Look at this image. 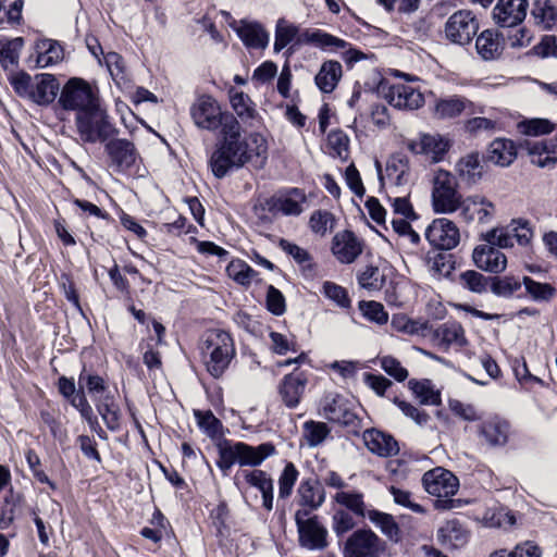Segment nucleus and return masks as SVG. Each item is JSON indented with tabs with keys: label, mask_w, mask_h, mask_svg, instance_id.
Returning a JSON list of instances; mask_svg holds the SVG:
<instances>
[{
	"label": "nucleus",
	"mask_w": 557,
	"mask_h": 557,
	"mask_svg": "<svg viewBox=\"0 0 557 557\" xmlns=\"http://www.w3.org/2000/svg\"><path fill=\"white\" fill-rule=\"evenodd\" d=\"M79 386L85 387L88 394L97 403V398L107 395L108 387L104 380L99 375L82 373L78 380Z\"/></svg>",
	"instance_id": "obj_54"
},
{
	"label": "nucleus",
	"mask_w": 557,
	"mask_h": 557,
	"mask_svg": "<svg viewBox=\"0 0 557 557\" xmlns=\"http://www.w3.org/2000/svg\"><path fill=\"white\" fill-rule=\"evenodd\" d=\"M222 140L209 160L216 178H223L232 170L242 168L252 157L248 144L242 139L240 125L235 117H228L225 128H222Z\"/></svg>",
	"instance_id": "obj_2"
},
{
	"label": "nucleus",
	"mask_w": 557,
	"mask_h": 557,
	"mask_svg": "<svg viewBox=\"0 0 557 557\" xmlns=\"http://www.w3.org/2000/svg\"><path fill=\"white\" fill-rule=\"evenodd\" d=\"M222 140L209 160L216 178H223L232 170L242 168L252 157L248 144L242 139L240 125L235 117H228L225 128H222Z\"/></svg>",
	"instance_id": "obj_3"
},
{
	"label": "nucleus",
	"mask_w": 557,
	"mask_h": 557,
	"mask_svg": "<svg viewBox=\"0 0 557 557\" xmlns=\"http://www.w3.org/2000/svg\"><path fill=\"white\" fill-rule=\"evenodd\" d=\"M230 101L237 116L245 123H251L257 119L255 103L248 95L243 91L232 89L230 91Z\"/></svg>",
	"instance_id": "obj_40"
},
{
	"label": "nucleus",
	"mask_w": 557,
	"mask_h": 557,
	"mask_svg": "<svg viewBox=\"0 0 557 557\" xmlns=\"http://www.w3.org/2000/svg\"><path fill=\"white\" fill-rule=\"evenodd\" d=\"M236 33L248 48L264 49L268 46L269 35L260 24L242 22Z\"/></svg>",
	"instance_id": "obj_35"
},
{
	"label": "nucleus",
	"mask_w": 557,
	"mask_h": 557,
	"mask_svg": "<svg viewBox=\"0 0 557 557\" xmlns=\"http://www.w3.org/2000/svg\"><path fill=\"white\" fill-rule=\"evenodd\" d=\"M386 101L396 109L417 110L424 103L423 95L412 86L395 84L384 94Z\"/></svg>",
	"instance_id": "obj_23"
},
{
	"label": "nucleus",
	"mask_w": 557,
	"mask_h": 557,
	"mask_svg": "<svg viewBox=\"0 0 557 557\" xmlns=\"http://www.w3.org/2000/svg\"><path fill=\"white\" fill-rule=\"evenodd\" d=\"M323 416L331 422L359 428V419L354 411V404L339 394H327L322 403Z\"/></svg>",
	"instance_id": "obj_15"
},
{
	"label": "nucleus",
	"mask_w": 557,
	"mask_h": 557,
	"mask_svg": "<svg viewBox=\"0 0 557 557\" xmlns=\"http://www.w3.org/2000/svg\"><path fill=\"white\" fill-rule=\"evenodd\" d=\"M362 246L356 235L350 231H344L334 236L332 252L342 263H351L361 253Z\"/></svg>",
	"instance_id": "obj_27"
},
{
	"label": "nucleus",
	"mask_w": 557,
	"mask_h": 557,
	"mask_svg": "<svg viewBox=\"0 0 557 557\" xmlns=\"http://www.w3.org/2000/svg\"><path fill=\"white\" fill-rule=\"evenodd\" d=\"M222 140L209 160L216 178H223L232 170L242 168L252 157L248 144L242 139L240 125L235 117H228L225 128H222Z\"/></svg>",
	"instance_id": "obj_4"
},
{
	"label": "nucleus",
	"mask_w": 557,
	"mask_h": 557,
	"mask_svg": "<svg viewBox=\"0 0 557 557\" xmlns=\"http://www.w3.org/2000/svg\"><path fill=\"white\" fill-rule=\"evenodd\" d=\"M247 483L262 494V504L267 510L273 508V480L262 470L244 471Z\"/></svg>",
	"instance_id": "obj_31"
},
{
	"label": "nucleus",
	"mask_w": 557,
	"mask_h": 557,
	"mask_svg": "<svg viewBox=\"0 0 557 557\" xmlns=\"http://www.w3.org/2000/svg\"><path fill=\"white\" fill-rule=\"evenodd\" d=\"M425 238L436 249L450 250L459 244L460 232L455 222L441 218L428 226Z\"/></svg>",
	"instance_id": "obj_19"
},
{
	"label": "nucleus",
	"mask_w": 557,
	"mask_h": 557,
	"mask_svg": "<svg viewBox=\"0 0 557 557\" xmlns=\"http://www.w3.org/2000/svg\"><path fill=\"white\" fill-rule=\"evenodd\" d=\"M367 517L371 522L381 529V531L392 541L398 542L400 539V530L394 517L375 509L369 510Z\"/></svg>",
	"instance_id": "obj_43"
},
{
	"label": "nucleus",
	"mask_w": 557,
	"mask_h": 557,
	"mask_svg": "<svg viewBox=\"0 0 557 557\" xmlns=\"http://www.w3.org/2000/svg\"><path fill=\"white\" fill-rule=\"evenodd\" d=\"M226 273L230 278L243 286H249L257 275V272L248 263L239 259L228 263Z\"/></svg>",
	"instance_id": "obj_45"
},
{
	"label": "nucleus",
	"mask_w": 557,
	"mask_h": 557,
	"mask_svg": "<svg viewBox=\"0 0 557 557\" xmlns=\"http://www.w3.org/2000/svg\"><path fill=\"white\" fill-rule=\"evenodd\" d=\"M462 196L456 177L448 171H436L433 178L432 206L437 213H453L459 209Z\"/></svg>",
	"instance_id": "obj_10"
},
{
	"label": "nucleus",
	"mask_w": 557,
	"mask_h": 557,
	"mask_svg": "<svg viewBox=\"0 0 557 557\" xmlns=\"http://www.w3.org/2000/svg\"><path fill=\"white\" fill-rule=\"evenodd\" d=\"M532 16L543 29H550L557 23V9L549 0H537L532 9Z\"/></svg>",
	"instance_id": "obj_42"
},
{
	"label": "nucleus",
	"mask_w": 557,
	"mask_h": 557,
	"mask_svg": "<svg viewBox=\"0 0 557 557\" xmlns=\"http://www.w3.org/2000/svg\"><path fill=\"white\" fill-rule=\"evenodd\" d=\"M23 46L22 38H15L0 48V64L8 70L17 64L20 50Z\"/></svg>",
	"instance_id": "obj_57"
},
{
	"label": "nucleus",
	"mask_w": 557,
	"mask_h": 557,
	"mask_svg": "<svg viewBox=\"0 0 557 557\" xmlns=\"http://www.w3.org/2000/svg\"><path fill=\"white\" fill-rule=\"evenodd\" d=\"M200 352L207 371L218 379L223 375L234 358L235 347L227 332L209 330L202 336Z\"/></svg>",
	"instance_id": "obj_6"
},
{
	"label": "nucleus",
	"mask_w": 557,
	"mask_h": 557,
	"mask_svg": "<svg viewBox=\"0 0 557 557\" xmlns=\"http://www.w3.org/2000/svg\"><path fill=\"white\" fill-rule=\"evenodd\" d=\"M517 158V148L512 140L497 138L488 148V160L496 165L508 166Z\"/></svg>",
	"instance_id": "obj_32"
},
{
	"label": "nucleus",
	"mask_w": 557,
	"mask_h": 557,
	"mask_svg": "<svg viewBox=\"0 0 557 557\" xmlns=\"http://www.w3.org/2000/svg\"><path fill=\"white\" fill-rule=\"evenodd\" d=\"M434 338L440 345L445 347L450 345L462 347L467 345L465 330L458 322H446L440 325L434 332Z\"/></svg>",
	"instance_id": "obj_37"
},
{
	"label": "nucleus",
	"mask_w": 557,
	"mask_h": 557,
	"mask_svg": "<svg viewBox=\"0 0 557 557\" xmlns=\"http://www.w3.org/2000/svg\"><path fill=\"white\" fill-rule=\"evenodd\" d=\"M525 145L533 164L546 168L557 162V144L548 146L545 141H525Z\"/></svg>",
	"instance_id": "obj_33"
},
{
	"label": "nucleus",
	"mask_w": 557,
	"mask_h": 557,
	"mask_svg": "<svg viewBox=\"0 0 557 557\" xmlns=\"http://www.w3.org/2000/svg\"><path fill=\"white\" fill-rule=\"evenodd\" d=\"M386 177L396 186H401L409 181V162L404 154L392 156L386 163Z\"/></svg>",
	"instance_id": "obj_39"
},
{
	"label": "nucleus",
	"mask_w": 557,
	"mask_h": 557,
	"mask_svg": "<svg viewBox=\"0 0 557 557\" xmlns=\"http://www.w3.org/2000/svg\"><path fill=\"white\" fill-rule=\"evenodd\" d=\"M334 498L337 504L346 507L359 517H366L368 513V511H366V504L363 502L362 493L338 492Z\"/></svg>",
	"instance_id": "obj_50"
},
{
	"label": "nucleus",
	"mask_w": 557,
	"mask_h": 557,
	"mask_svg": "<svg viewBox=\"0 0 557 557\" xmlns=\"http://www.w3.org/2000/svg\"><path fill=\"white\" fill-rule=\"evenodd\" d=\"M308 375L305 372H294L283 377L278 385L282 401L288 408H296L305 394Z\"/></svg>",
	"instance_id": "obj_25"
},
{
	"label": "nucleus",
	"mask_w": 557,
	"mask_h": 557,
	"mask_svg": "<svg viewBox=\"0 0 557 557\" xmlns=\"http://www.w3.org/2000/svg\"><path fill=\"white\" fill-rule=\"evenodd\" d=\"M521 288V282L515 276L494 277L492 283V292L499 297H511Z\"/></svg>",
	"instance_id": "obj_56"
},
{
	"label": "nucleus",
	"mask_w": 557,
	"mask_h": 557,
	"mask_svg": "<svg viewBox=\"0 0 557 557\" xmlns=\"http://www.w3.org/2000/svg\"><path fill=\"white\" fill-rule=\"evenodd\" d=\"M440 533L444 541H448L454 546L465 544L468 539L467 533L455 521L447 522L446 525L440 530Z\"/></svg>",
	"instance_id": "obj_63"
},
{
	"label": "nucleus",
	"mask_w": 557,
	"mask_h": 557,
	"mask_svg": "<svg viewBox=\"0 0 557 557\" xmlns=\"http://www.w3.org/2000/svg\"><path fill=\"white\" fill-rule=\"evenodd\" d=\"M518 129L527 136H542L552 133L555 129V124L547 119H529L520 122Z\"/></svg>",
	"instance_id": "obj_51"
},
{
	"label": "nucleus",
	"mask_w": 557,
	"mask_h": 557,
	"mask_svg": "<svg viewBox=\"0 0 557 557\" xmlns=\"http://www.w3.org/2000/svg\"><path fill=\"white\" fill-rule=\"evenodd\" d=\"M460 283L473 293L481 294L486 290V278L476 271H466L460 275Z\"/></svg>",
	"instance_id": "obj_64"
},
{
	"label": "nucleus",
	"mask_w": 557,
	"mask_h": 557,
	"mask_svg": "<svg viewBox=\"0 0 557 557\" xmlns=\"http://www.w3.org/2000/svg\"><path fill=\"white\" fill-rule=\"evenodd\" d=\"M75 126L81 140L88 144L106 143L117 134L100 103L87 112L76 114Z\"/></svg>",
	"instance_id": "obj_7"
},
{
	"label": "nucleus",
	"mask_w": 557,
	"mask_h": 557,
	"mask_svg": "<svg viewBox=\"0 0 557 557\" xmlns=\"http://www.w3.org/2000/svg\"><path fill=\"white\" fill-rule=\"evenodd\" d=\"M422 484L424 490L438 499L435 502L437 509H450L453 500L450 499L458 492L459 480L450 471L437 467L422 476Z\"/></svg>",
	"instance_id": "obj_9"
},
{
	"label": "nucleus",
	"mask_w": 557,
	"mask_h": 557,
	"mask_svg": "<svg viewBox=\"0 0 557 557\" xmlns=\"http://www.w3.org/2000/svg\"><path fill=\"white\" fill-rule=\"evenodd\" d=\"M218 450L219 459L216 465L225 475L235 463H238L240 467H257L267 458L276 454L275 446L269 442L251 446L244 442L232 443L225 441L219 444Z\"/></svg>",
	"instance_id": "obj_5"
},
{
	"label": "nucleus",
	"mask_w": 557,
	"mask_h": 557,
	"mask_svg": "<svg viewBox=\"0 0 557 557\" xmlns=\"http://www.w3.org/2000/svg\"><path fill=\"white\" fill-rule=\"evenodd\" d=\"M99 103L97 92L83 78L72 77L60 89L58 104L65 111H74L79 114Z\"/></svg>",
	"instance_id": "obj_8"
},
{
	"label": "nucleus",
	"mask_w": 557,
	"mask_h": 557,
	"mask_svg": "<svg viewBox=\"0 0 557 557\" xmlns=\"http://www.w3.org/2000/svg\"><path fill=\"white\" fill-rule=\"evenodd\" d=\"M466 99L451 96L440 99L435 103V114L441 119H453L458 116L466 109Z\"/></svg>",
	"instance_id": "obj_44"
},
{
	"label": "nucleus",
	"mask_w": 557,
	"mask_h": 557,
	"mask_svg": "<svg viewBox=\"0 0 557 557\" xmlns=\"http://www.w3.org/2000/svg\"><path fill=\"white\" fill-rule=\"evenodd\" d=\"M460 216L468 223L478 221L479 223H488L494 213V203L482 195H471L461 200Z\"/></svg>",
	"instance_id": "obj_22"
},
{
	"label": "nucleus",
	"mask_w": 557,
	"mask_h": 557,
	"mask_svg": "<svg viewBox=\"0 0 557 557\" xmlns=\"http://www.w3.org/2000/svg\"><path fill=\"white\" fill-rule=\"evenodd\" d=\"M479 30V21L470 10H459L451 14L445 23V38L451 44L468 45Z\"/></svg>",
	"instance_id": "obj_12"
},
{
	"label": "nucleus",
	"mask_w": 557,
	"mask_h": 557,
	"mask_svg": "<svg viewBox=\"0 0 557 557\" xmlns=\"http://www.w3.org/2000/svg\"><path fill=\"white\" fill-rule=\"evenodd\" d=\"M455 169L459 177L468 184L478 183L483 175V165L480 161L479 154L475 152H471L460 158L456 163Z\"/></svg>",
	"instance_id": "obj_34"
},
{
	"label": "nucleus",
	"mask_w": 557,
	"mask_h": 557,
	"mask_svg": "<svg viewBox=\"0 0 557 557\" xmlns=\"http://www.w3.org/2000/svg\"><path fill=\"white\" fill-rule=\"evenodd\" d=\"M416 153L430 156L435 162L443 159L449 148V141L438 134H422L418 140L410 144Z\"/></svg>",
	"instance_id": "obj_28"
},
{
	"label": "nucleus",
	"mask_w": 557,
	"mask_h": 557,
	"mask_svg": "<svg viewBox=\"0 0 557 557\" xmlns=\"http://www.w3.org/2000/svg\"><path fill=\"white\" fill-rule=\"evenodd\" d=\"M381 368L398 382H403L408 377V371L400 361L393 356H383L380 358Z\"/></svg>",
	"instance_id": "obj_62"
},
{
	"label": "nucleus",
	"mask_w": 557,
	"mask_h": 557,
	"mask_svg": "<svg viewBox=\"0 0 557 557\" xmlns=\"http://www.w3.org/2000/svg\"><path fill=\"white\" fill-rule=\"evenodd\" d=\"M484 240L495 248H510L513 246V235L510 225L506 227H494L483 236Z\"/></svg>",
	"instance_id": "obj_53"
},
{
	"label": "nucleus",
	"mask_w": 557,
	"mask_h": 557,
	"mask_svg": "<svg viewBox=\"0 0 557 557\" xmlns=\"http://www.w3.org/2000/svg\"><path fill=\"white\" fill-rule=\"evenodd\" d=\"M297 34L298 27L296 25L280 18L276 23L274 50L281 51L295 39Z\"/></svg>",
	"instance_id": "obj_52"
},
{
	"label": "nucleus",
	"mask_w": 557,
	"mask_h": 557,
	"mask_svg": "<svg viewBox=\"0 0 557 557\" xmlns=\"http://www.w3.org/2000/svg\"><path fill=\"white\" fill-rule=\"evenodd\" d=\"M298 494L300 497V504L302 506H308L311 509H317L324 502L323 492L321 490H315L308 482L300 484Z\"/></svg>",
	"instance_id": "obj_61"
},
{
	"label": "nucleus",
	"mask_w": 557,
	"mask_h": 557,
	"mask_svg": "<svg viewBox=\"0 0 557 557\" xmlns=\"http://www.w3.org/2000/svg\"><path fill=\"white\" fill-rule=\"evenodd\" d=\"M304 433L307 444L315 447L326 438L330 430L324 422L307 421L304 424Z\"/></svg>",
	"instance_id": "obj_55"
},
{
	"label": "nucleus",
	"mask_w": 557,
	"mask_h": 557,
	"mask_svg": "<svg viewBox=\"0 0 557 557\" xmlns=\"http://www.w3.org/2000/svg\"><path fill=\"white\" fill-rule=\"evenodd\" d=\"M298 471L294 463L288 462L278 479V497L287 498L293 492V487L297 481Z\"/></svg>",
	"instance_id": "obj_58"
},
{
	"label": "nucleus",
	"mask_w": 557,
	"mask_h": 557,
	"mask_svg": "<svg viewBox=\"0 0 557 557\" xmlns=\"http://www.w3.org/2000/svg\"><path fill=\"white\" fill-rule=\"evenodd\" d=\"M522 283L528 295L534 301H549L556 294V288L548 283H540L529 276H524Z\"/></svg>",
	"instance_id": "obj_47"
},
{
	"label": "nucleus",
	"mask_w": 557,
	"mask_h": 557,
	"mask_svg": "<svg viewBox=\"0 0 557 557\" xmlns=\"http://www.w3.org/2000/svg\"><path fill=\"white\" fill-rule=\"evenodd\" d=\"M509 432L508 421L499 416L490 417L476 425L480 442L491 448L505 446L508 442Z\"/></svg>",
	"instance_id": "obj_20"
},
{
	"label": "nucleus",
	"mask_w": 557,
	"mask_h": 557,
	"mask_svg": "<svg viewBox=\"0 0 557 557\" xmlns=\"http://www.w3.org/2000/svg\"><path fill=\"white\" fill-rule=\"evenodd\" d=\"M96 408L110 431L116 432L121 429L122 413L113 395L107 394L97 398Z\"/></svg>",
	"instance_id": "obj_30"
},
{
	"label": "nucleus",
	"mask_w": 557,
	"mask_h": 557,
	"mask_svg": "<svg viewBox=\"0 0 557 557\" xmlns=\"http://www.w3.org/2000/svg\"><path fill=\"white\" fill-rule=\"evenodd\" d=\"M322 293L327 299L332 300L341 308L346 309L351 305L347 290L333 282H324Z\"/></svg>",
	"instance_id": "obj_59"
},
{
	"label": "nucleus",
	"mask_w": 557,
	"mask_h": 557,
	"mask_svg": "<svg viewBox=\"0 0 557 557\" xmlns=\"http://www.w3.org/2000/svg\"><path fill=\"white\" fill-rule=\"evenodd\" d=\"M384 546L371 530H357L347 540L345 557H379Z\"/></svg>",
	"instance_id": "obj_17"
},
{
	"label": "nucleus",
	"mask_w": 557,
	"mask_h": 557,
	"mask_svg": "<svg viewBox=\"0 0 557 557\" xmlns=\"http://www.w3.org/2000/svg\"><path fill=\"white\" fill-rule=\"evenodd\" d=\"M269 212L286 216L301 214L308 206L306 193L297 187L286 188L270 197L267 202Z\"/></svg>",
	"instance_id": "obj_14"
},
{
	"label": "nucleus",
	"mask_w": 557,
	"mask_h": 557,
	"mask_svg": "<svg viewBox=\"0 0 557 557\" xmlns=\"http://www.w3.org/2000/svg\"><path fill=\"white\" fill-rule=\"evenodd\" d=\"M222 140L209 160L216 178H223L232 170L242 168L252 157L248 144L242 139L240 125L235 117H228L225 128H222Z\"/></svg>",
	"instance_id": "obj_1"
},
{
	"label": "nucleus",
	"mask_w": 557,
	"mask_h": 557,
	"mask_svg": "<svg viewBox=\"0 0 557 557\" xmlns=\"http://www.w3.org/2000/svg\"><path fill=\"white\" fill-rule=\"evenodd\" d=\"M37 66L48 67L59 63L63 59L62 47L53 40L46 39L37 45Z\"/></svg>",
	"instance_id": "obj_41"
},
{
	"label": "nucleus",
	"mask_w": 557,
	"mask_h": 557,
	"mask_svg": "<svg viewBox=\"0 0 557 557\" xmlns=\"http://www.w3.org/2000/svg\"><path fill=\"white\" fill-rule=\"evenodd\" d=\"M106 151L109 156L110 166L119 173L129 172L140 161L135 145L124 138L109 140L106 144Z\"/></svg>",
	"instance_id": "obj_16"
},
{
	"label": "nucleus",
	"mask_w": 557,
	"mask_h": 557,
	"mask_svg": "<svg viewBox=\"0 0 557 557\" xmlns=\"http://www.w3.org/2000/svg\"><path fill=\"white\" fill-rule=\"evenodd\" d=\"M475 265L490 273L499 274L506 270L507 257L490 244L478 246L472 253Z\"/></svg>",
	"instance_id": "obj_24"
},
{
	"label": "nucleus",
	"mask_w": 557,
	"mask_h": 557,
	"mask_svg": "<svg viewBox=\"0 0 557 557\" xmlns=\"http://www.w3.org/2000/svg\"><path fill=\"white\" fill-rule=\"evenodd\" d=\"M362 438L366 447L379 457H393L399 453V445L395 437L377 429L366 430Z\"/></svg>",
	"instance_id": "obj_26"
},
{
	"label": "nucleus",
	"mask_w": 557,
	"mask_h": 557,
	"mask_svg": "<svg viewBox=\"0 0 557 557\" xmlns=\"http://www.w3.org/2000/svg\"><path fill=\"white\" fill-rule=\"evenodd\" d=\"M475 49L482 59L493 60L500 54L502 37L492 29H485L476 37Z\"/></svg>",
	"instance_id": "obj_36"
},
{
	"label": "nucleus",
	"mask_w": 557,
	"mask_h": 557,
	"mask_svg": "<svg viewBox=\"0 0 557 557\" xmlns=\"http://www.w3.org/2000/svg\"><path fill=\"white\" fill-rule=\"evenodd\" d=\"M528 0H498L493 9V20L500 27H515L523 22Z\"/></svg>",
	"instance_id": "obj_21"
},
{
	"label": "nucleus",
	"mask_w": 557,
	"mask_h": 557,
	"mask_svg": "<svg viewBox=\"0 0 557 557\" xmlns=\"http://www.w3.org/2000/svg\"><path fill=\"white\" fill-rule=\"evenodd\" d=\"M190 116L198 128L214 132L225 128L230 113H224L219 102L210 95L199 96L190 107Z\"/></svg>",
	"instance_id": "obj_11"
},
{
	"label": "nucleus",
	"mask_w": 557,
	"mask_h": 557,
	"mask_svg": "<svg viewBox=\"0 0 557 557\" xmlns=\"http://www.w3.org/2000/svg\"><path fill=\"white\" fill-rule=\"evenodd\" d=\"M409 387L424 405H438L441 403L440 393L434 391L429 380H410Z\"/></svg>",
	"instance_id": "obj_49"
},
{
	"label": "nucleus",
	"mask_w": 557,
	"mask_h": 557,
	"mask_svg": "<svg viewBox=\"0 0 557 557\" xmlns=\"http://www.w3.org/2000/svg\"><path fill=\"white\" fill-rule=\"evenodd\" d=\"M295 521L299 533V543L308 549H323L327 545L326 529L319 522L318 517H309L307 509L297 510Z\"/></svg>",
	"instance_id": "obj_13"
},
{
	"label": "nucleus",
	"mask_w": 557,
	"mask_h": 557,
	"mask_svg": "<svg viewBox=\"0 0 557 557\" xmlns=\"http://www.w3.org/2000/svg\"><path fill=\"white\" fill-rule=\"evenodd\" d=\"M342 77V65L337 61H326L315 75V84L323 92H331Z\"/></svg>",
	"instance_id": "obj_38"
},
{
	"label": "nucleus",
	"mask_w": 557,
	"mask_h": 557,
	"mask_svg": "<svg viewBox=\"0 0 557 557\" xmlns=\"http://www.w3.org/2000/svg\"><path fill=\"white\" fill-rule=\"evenodd\" d=\"M357 278L359 285L370 292L380 290L385 284V275L374 265H367Z\"/></svg>",
	"instance_id": "obj_46"
},
{
	"label": "nucleus",
	"mask_w": 557,
	"mask_h": 557,
	"mask_svg": "<svg viewBox=\"0 0 557 557\" xmlns=\"http://www.w3.org/2000/svg\"><path fill=\"white\" fill-rule=\"evenodd\" d=\"M388 491L392 494L395 504L403 506L414 513L425 512V509L414 500L412 494L409 491L396 487L394 485L389 486Z\"/></svg>",
	"instance_id": "obj_60"
},
{
	"label": "nucleus",
	"mask_w": 557,
	"mask_h": 557,
	"mask_svg": "<svg viewBox=\"0 0 557 557\" xmlns=\"http://www.w3.org/2000/svg\"><path fill=\"white\" fill-rule=\"evenodd\" d=\"M195 418L199 428L202 432L211 438L222 436V423L221 421L212 413V411H194Z\"/></svg>",
	"instance_id": "obj_48"
},
{
	"label": "nucleus",
	"mask_w": 557,
	"mask_h": 557,
	"mask_svg": "<svg viewBox=\"0 0 557 557\" xmlns=\"http://www.w3.org/2000/svg\"><path fill=\"white\" fill-rule=\"evenodd\" d=\"M60 85L51 74H40L35 77L29 100L39 104L48 106L55 99Z\"/></svg>",
	"instance_id": "obj_29"
},
{
	"label": "nucleus",
	"mask_w": 557,
	"mask_h": 557,
	"mask_svg": "<svg viewBox=\"0 0 557 557\" xmlns=\"http://www.w3.org/2000/svg\"><path fill=\"white\" fill-rule=\"evenodd\" d=\"M305 37L307 42L312 44L320 49L331 52L344 50L343 57L347 63H355L366 58V54L362 51L351 48L350 44L347 41L321 29L307 32Z\"/></svg>",
	"instance_id": "obj_18"
}]
</instances>
